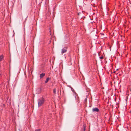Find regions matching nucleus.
Segmentation results:
<instances>
[{
  "instance_id": "f257e3e1",
  "label": "nucleus",
  "mask_w": 131,
  "mask_h": 131,
  "mask_svg": "<svg viewBox=\"0 0 131 131\" xmlns=\"http://www.w3.org/2000/svg\"><path fill=\"white\" fill-rule=\"evenodd\" d=\"M44 99L42 98L38 100V106L39 107L41 106L44 103Z\"/></svg>"
},
{
  "instance_id": "f03ea898",
  "label": "nucleus",
  "mask_w": 131,
  "mask_h": 131,
  "mask_svg": "<svg viewBox=\"0 0 131 131\" xmlns=\"http://www.w3.org/2000/svg\"><path fill=\"white\" fill-rule=\"evenodd\" d=\"M99 111V109L98 108L96 107L93 108L92 109V111L93 112H98Z\"/></svg>"
},
{
  "instance_id": "7ed1b4c3",
  "label": "nucleus",
  "mask_w": 131,
  "mask_h": 131,
  "mask_svg": "<svg viewBox=\"0 0 131 131\" xmlns=\"http://www.w3.org/2000/svg\"><path fill=\"white\" fill-rule=\"evenodd\" d=\"M67 51V50L66 49L63 48L62 49L61 53H64L66 52Z\"/></svg>"
},
{
  "instance_id": "20e7f679",
  "label": "nucleus",
  "mask_w": 131,
  "mask_h": 131,
  "mask_svg": "<svg viewBox=\"0 0 131 131\" xmlns=\"http://www.w3.org/2000/svg\"><path fill=\"white\" fill-rule=\"evenodd\" d=\"M45 75L44 73H42L40 74V79L42 78Z\"/></svg>"
},
{
  "instance_id": "39448f33",
  "label": "nucleus",
  "mask_w": 131,
  "mask_h": 131,
  "mask_svg": "<svg viewBox=\"0 0 131 131\" xmlns=\"http://www.w3.org/2000/svg\"><path fill=\"white\" fill-rule=\"evenodd\" d=\"M50 79L49 77H48L47 79L46 80V81H45V84H46L47 83L48 81L50 80Z\"/></svg>"
},
{
  "instance_id": "423d86ee",
  "label": "nucleus",
  "mask_w": 131,
  "mask_h": 131,
  "mask_svg": "<svg viewBox=\"0 0 131 131\" xmlns=\"http://www.w3.org/2000/svg\"><path fill=\"white\" fill-rule=\"evenodd\" d=\"M3 59V55H0V61H1Z\"/></svg>"
},
{
  "instance_id": "0eeeda50",
  "label": "nucleus",
  "mask_w": 131,
  "mask_h": 131,
  "mask_svg": "<svg viewBox=\"0 0 131 131\" xmlns=\"http://www.w3.org/2000/svg\"><path fill=\"white\" fill-rule=\"evenodd\" d=\"M53 92L54 94H56V89L55 88L53 89Z\"/></svg>"
},
{
  "instance_id": "6e6552de",
  "label": "nucleus",
  "mask_w": 131,
  "mask_h": 131,
  "mask_svg": "<svg viewBox=\"0 0 131 131\" xmlns=\"http://www.w3.org/2000/svg\"><path fill=\"white\" fill-rule=\"evenodd\" d=\"M103 56H101V57H100V59H103Z\"/></svg>"
},
{
  "instance_id": "1a4fd4ad",
  "label": "nucleus",
  "mask_w": 131,
  "mask_h": 131,
  "mask_svg": "<svg viewBox=\"0 0 131 131\" xmlns=\"http://www.w3.org/2000/svg\"><path fill=\"white\" fill-rule=\"evenodd\" d=\"M35 131H40V129H36L35 130Z\"/></svg>"
},
{
  "instance_id": "9d476101",
  "label": "nucleus",
  "mask_w": 131,
  "mask_h": 131,
  "mask_svg": "<svg viewBox=\"0 0 131 131\" xmlns=\"http://www.w3.org/2000/svg\"><path fill=\"white\" fill-rule=\"evenodd\" d=\"M85 127H84L83 131H85Z\"/></svg>"
},
{
  "instance_id": "9b49d317",
  "label": "nucleus",
  "mask_w": 131,
  "mask_h": 131,
  "mask_svg": "<svg viewBox=\"0 0 131 131\" xmlns=\"http://www.w3.org/2000/svg\"><path fill=\"white\" fill-rule=\"evenodd\" d=\"M19 131H22L20 129H19Z\"/></svg>"
},
{
  "instance_id": "f8f14e48",
  "label": "nucleus",
  "mask_w": 131,
  "mask_h": 131,
  "mask_svg": "<svg viewBox=\"0 0 131 131\" xmlns=\"http://www.w3.org/2000/svg\"><path fill=\"white\" fill-rule=\"evenodd\" d=\"M131 112V111H130V112Z\"/></svg>"
}]
</instances>
